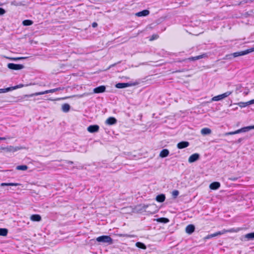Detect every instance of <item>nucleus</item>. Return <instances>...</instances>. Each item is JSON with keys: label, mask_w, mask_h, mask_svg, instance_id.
<instances>
[{"label": "nucleus", "mask_w": 254, "mask_h": 254, "mask_svg": "<svg viewBox=\"0 0 254 254\" xmlns=\"http://www.w3.org/2000/svg\"><path fill=\"white\" fill-rule=\"evenodd\" d=\"M246 132L245 127H242L240 129H239L235 131L226 132L225 135H233V134L239 133L241 132Z\"/></svg>", "instance_id": "ddd939ff"}, {"label": "nucleus", "mask_w": 254, "mask_h": 254, "mask_svg": "<svg viewBox=\"0 0 254 254\" xmlns=\"http://www.w3.org/2000/svg\"><path fill=\"white\" fill-rule=\"evenodd\" d=\"M7 67L12 70H20L23 69L24 66L21 64H15L13 63H9L7 64Z\"/></svg>", "instance_id": "39448f33"}, {"label": "nucleus", "mask_w": 254, "mask_h": 254, "mask_svg": "<svg viewBox=\"0 0 254 254\" xmlns=\"http://www.w3.org/2000/svg\"><path fill=\"white\" fill-rule=\"evenodd\" d=\"M231 181H236L238 179V178L237 177H231L229 179Z\"/></svg>", "instance_id": "79ce46f5"}, {"label": "nucleus", "mask_w": 254, "mask_h": 254, "mask_svg": "<svg viewBox=\"0 0 254 254\" xmlns=\"http://www.w3.org/2000/svg\"><path fill=\"white\" fill-rule=\"evenodd\" d=\"M69 163L72 164V162H69Z\"/></svg>", "instance_id": "603ef678"}, {"label": "nucleus", "mask_w": 254, "mask_h": 254, "mask_svg": "<svg viewBox=\"0 0 254 254\" xmlns=\"http://www.w3.org/2000/svg\"><path fill=\"white\" fill-rule=\"evenodd\" d=\"M56 91H57V89L54 88V89H50V90H45L44 91L36 92V93H32V94H29V95H24V96L22 98L24 99L25 97H31L35 96L44 95V94H48V93H54Z\"/></svg>", "instance_id": "f03ea898"}, {"label": "nucleus", "mask_w": 254, "mask_h": 254, "mask_svg": "<svg viewBox=\"0 0 254 254\" xmlns=\"http://www.w3.org/2000/svg\"><path fill=\"white\" fill-rule=\"evenodd\" d=\"M56 88L57 89V91L60 90H63L64 89V87H58Z\"/></svg>", "instance_id": "49530a36"}, {"label": "nucleus", "mask_w": 254, "mask_h": 254, "mask_svg": "<svg viewBox=\"0 0 254 254\" xmlns=\"http://www.w3.org/2000/svg\"><path fill=\"white\" fill-rule=\"evenodd\" d=\"M249 105L254 104V99L248 101Z\"/></svg>", "instance_id": "a18cd8bd"}, {"label": "nucleus", "mask_w": 254, "mask_h": 254, "mask_svg": "<svg viewBox=\"0 0 254 254\" xmlns=\"http://www.w3.org/2000/svg\"><path fill=\"white\" fill-rule=\"evenodd\" d=\"M25 58H24V57H20V58H9L8 59H9L11 60L17 61V60H21V59H24Z\"/></svg>", "instance_id": "58836bf2"}, {"label": "nucleus", "mask_w": 254, "mask_h": 254, "mask_svg": "<svg viewBox=\"0 0 254 254\" xmlns=\"http://www.w3.org/2000/svg\"><path fill=\"white\" fill-rule=\"evenodd\" d=\"M18 185V184L17 183H2L0 184V186L1 187H4V186H17Z\"/></svg>", "instance_id": "7c9ffc66"}, {"label": "nucleus", "mask_w": 254, "mask_h": 254, "mask_svg": "<svg viewBox=\"0 0 254 254\" xmlns=\"http://www.w3.org/2000/svg\"><path fill=\"white\" fill-rule=\"evenodd\" d=\"M169 151L167 149H163L160 153L159 156L161 158H165L168 156Z\"/></svg>", "instance_id": "aec40b11"}, {"label": "nucleus", "mask_w": 254, "mask_h": 254, "mask_svg": "<svg viewBox=\"0 0 254 254\" xmlns=\"http://www.w3.org/2000/svg\"><path fill=\"white\" fill-rule=\"evenodd\" d=\"M17 150H18L17 147H14L12 146H9L5 147H0V152L4 151V152H14L16 151Z\"/></svg>", "instance_id": "423d86ee"}, {"label": "nucleus", "mask_w": 254, "mask_h": 254, "mask_svg": "<svg viewBox=\"0 0 254 254\" xmlns=\"http://www.w3.org/2000/svg\"><path fill=\"white\" fill-rule=\"evenodd\" d=\"M8 233V230L6 228H0V236H6Z\"/></svg>", "instance_id": "393cba45"}, {"label": "nucleus", "mask_w": 254, "mask_h": 254, "mask_svg": "<svg viewBox=\"0 0 254 254\" xmlns=\"http://www.w3.org/2000/svg\"><path fill=\"white\" fill-rule=\"evenodd\" d=\"M254 47L252 48L251 49H248L245 51L235 52L232 54V55L234 57H239V56L246 55H247L250 53H251L252 52H254Z\"/></svg>", "instance_id": "20e7f679"}, {"label": "nucleus", "mask_w": 254, "mask_h": 254, "mask_svg": "<svg viewBox=\"0 0 254 254\" xmlns=\"http://www.w3.org/2000/svg\"><path fill=\"white\" fill-rule=\"evenodd\" d=\"M67 97H65V98H58L57 99H56V100H60L61 99H66Z\"/></svg>", "instance_id": "09e8293b"}, {"label": "nucleus", "mask_w": 254, "mask_h": 254, "mask_svg": "<svg viewBox=\"0 0 254 254\" xmlns=\"http://www.w3.org/2000/svg\"><path fill=\"white\" fill-rule=\"evenodd\" d=\"M195 230V227L192 224L188 225L186 228V232L189 234L192 233Z\"/></svg>", "instance_id": "2eb2a0df"}, {"label": "nucleus", "mask_w": 254, "mask_h": 254, "mask_svg": "<svg viewBox=\"0 0 254 254\" xmlns=\"http://www.w3.org/2000/svg\"><path fill=\"white\" fill-rule=\"evenodd\" d=\"M90 93H84V94H83L82 95H80V97H84V96H87V95H90Z\"/></svg>", "instance_id": "37998d69"}, {"label": "nucleus", "mask_w": 254, "mask_h": 254, "mask_svg": "<svg viewBox=\"0 0 254 254\" xmlns=\"http://www.w3.org/2000/svg\"><path fill=\"white\" fill-rule=\"evenodd\" d=\"M62 109L64 112L67 113L70 110V106L69 104L65 103L62 105Z\"/></svg>", "instance_id": "5701e85b"}, {"label": "nucleus", "mask_w": 254, "mask_h": 254, "mask_svg": "<svg viewBox=\"0 0 254 254\" xmlns=\"http://www.w3.org/2000/svg\"><path fill=\"white\" fill-rule=\"evenodd\" d=\"M33 23V22L31 20H24L22 22V24L24 26H30Z\"/></svg>", "instance_id": "c756f323"}, {"label": "nucleus", "mask_w": 254, "mask_h": 254, "mask_svg": "<svg viewBox=\"0 0 254 254\" xmlns=\"http://www.w3.org/2000/svg\"><path fill=\"white\" fill-rule=\"evenodd\" d=\"M245 238L248 240H254V232L247 234L245 235Z\"/></svg>", "instance_id": "a878e982"}, {"label": "nucleus", "mask_w": 254, "mask_h": 254, "mask_svg": "<svg viewBox=\"0 0 254 254\" xmlns=\"http://www.w3.org/2000/svg\"><path fill=\"white\" fill-rule=\"evenodd\" d=\"M206 57H207V55L206 54H203L201 55H199V56L193 57H190L188 59L184 60L183 61H185L186 60H189V61H196V60H198L205 58Z\"/></svg>", "instance_id": "1a4fd4ad"}, {"label": "nucleus", "mask_w": 254, "mask_h": 254, "mask_svg": "<svg viewBox=\"0 0 254 254\" xmlns=\"http://www.w3.org/2000/svg\"><path fill=\"white\" fill-rule=\"evenodd\" d=\"M199 158V155L198 153H194L190 156L188 161L190 163H193L197 161Z\"/></svg>", "instance_id": "0eeeda50"}, {"label": "nucleus", "mask_w": 254, "mask_h": 254, "mask_svg": "<svg viewBox=\"0 0 254 254\" xmlns=\"http://www.w3.org/2000/svg\"><path fill=\"white\" fill-rule=\"evenodd\" d=\"M157 38H158V36L157 35H153L150 40H153L154 39H157Z\"/></svg>", "instance_id": "a19ab883"}, {"label": "nucleus", "mask_w": 254, "mask_h": 254, "mask_svg": "<svg viewBox=\"0 0 254 254\" xmlns=\"http://www.w3.org/2000/svg\"><path fill=\"white\" fill-rule=\"evenodd\" d=\"M11 4L15 6H20L22 5V3L21 2L13 1L11 2Z\"/></svg>", "instance_id": "4c0bfd02"}, {"label": "nucleus", "mask_w": 254, "mask_h": 254, "mask_svg": "<svg viewBox=\"0 0 254 254\" xmlns=\"http://www.w3.org/2000/svg\"><path fill=\"white\" fill-rule=\"evenodd\" d=\"M106 90V87L104 85H101L93 89V93H103Z\"/></svg>", "instance_id": "9d476101"}, {"label": "nucleus", "mask_w": 254, "mask_h": 254, "mask_svg": "<svg viewBox=\"0 0 254 254\" xmlns=\"http://www.w3.org/2000/svg\"><path fill=\"white\" fill-rule=\"evenodd\" d=\"M245 128L246 132L249 131V130H250L251 129H254V125L246 127H245Z\"/></svg>", "instance_id": "c9c22d12"}, {"label": "nucleus", "mask_w": 254, "mask_h": 254, "mask_svg": "<svg viewBox=\"0 0 254 254\" xmlns=\"http://www.w3.org/2000/svg\"><path fill=\"white\" fill-rule=\"evenodd\" d=\"M4 139H5V137H0V140H4Z\"/></svg>", "instance_id": "8fccbe9b"}, {"label": "nucleus", "mask_w": 254, "mask_h": 254, "mask_svg": "<svg viewBox=\"0 0 254 254\" xmlns=\"http://www.w3.org/2000/svg\"><path fill=\"white\" fill-rule=\"evenodd\" d=\"M22 86H23V85H21L19 86V87H22Z\"/></svg>", "instance_id": "3c124183"}, {"label": "nucleus", "mask_w": 254, "mask_h": 254, "mask_svg": "<svg viewBox=\"0 0 254 254\" xmlns=\"http://www.w3.org/2000/svg\"><path fill=\"white\" fill-rule=\"evenodd\" d=\"M96 241L100 243L108 244L111 245L113 244V241L112 238L109 236H101L96 239Z\"/></svg>", "instance_id": "f257e3e1"}, {"label": "nucleus", "mask_w": 254, "mask_h": 254, "mask_svg": "<svg viewBox=\"0 0 254 254\" xmlns=\"http://www.w3.org/2000/svg\"><path fill=\"white\" fill-rule=\"evenodd\" d=\"M189 142L188 141H182L177 144V147L179 149H183L189 146Z\"/></svg>", "instance_id": "4468645a"}, {"label": "nucleus", "mask_w": 254, "mask_h": 254, "mask_svg": "<svg viewBox=\"0 0 254 254\" xmlns=\"http://www.w3.org/2000/svg\"><path fill=\"white\" fill-rule=\"evenodd\" d=\"M98 24L96 22H93L92 24V26L93 27L95 28V27H96L97 26Z\"/></svg>", "instance_id": "c03bdc74"}, {"label": "nucleus", "mask_w": 254, "mask_h": 254, "mask_svg": "<svg viewBox=\"0 0 254 254\" xmlns=\"http://www.w3.org/2000/svg\"><path fill=\"white\" fill-rule=\"evenodd\" d=\"M28 169V167L26 165H19L16 167V169L18 170L25 171Z\"/></svg>", "instance_id": "473e14b6"}, {"label": "nucleus", "mask_w": 254, "mask_h": 254, "mask_svg": "<svg viewBox=\"0 0 254 254\" xmlns=\"http://www.w3.org/2000/svg\"><path fill=\"white\" fill-rule=\"evenodd\" d=\"M245 128L246 132L249 131V130H250L251 129H254V125L246 127H245Z\"/></svg>", "instance_id": "e433bc0d"}, {"label": "nucleus", "mask_w": 254, "mask_h": 254, "mask_svg": "<svg viewBox=\"0 0 254 254\" xmlns=\"http://www.w3.org/2000/svg\"><path fill=\"white\" fill-rule=\"evenodd\" d=\"M117 235L121 237L134 238L135 237V235H129L127 234H119Z\"/></svg>", "instance_id": "c85d7f7f"}, {"label": "nucleus", "mask_w": 254, "mask_h": 254, "mask_svg": "<svg viewBox=\"0 0 254 254\" xmlns=\"http://www.w3.org/2000/svg\"><path fill=\"white\" fill-rule=\"evenodd\" d=\"M241 229L240 228H231L229 230L223 229V231H225V234L228 232H229V233H233V232L237 233V232H239Z\"/></svg>", "instance_id": "b1692460"}, {"label": "nucleus", "mask_w": 254, "mask_h": 254, "mask_svg": "<svg viewBox=\"0 0 254 254\" xmlns=\"http://www.w3.org/2000/svg\"><path fill=\"white\" fill-rule=\"evenodd\" d=\"M232 92L231 91H227L222 94H220L216 96L213 97L211 99V101H218L224 99V98L227 97L229 95L232 94Z\"/></svg>", "instance_id": "7ed1b4c3"}, {"label": "nucleus", "mask_w": 254, "mask_h": 254, "mask_svg": "<svg viewBox=\"0 0 254 254\" xmlns=\"http://www.w3.org/2000/svg\"><path fill=\"white\" fill-rule=\"evenodd\" d=\"M117 123V120L114 117H109L105 122V123L108 125H113L116 124Z\"/></svg>", "instance_id": "9b49d317"}, {"label": "nucleus", "mask_w": 254, "mask_h": 254, "mask_svg": "<svg viewBox=\"0 0 254 254\" xmlns=\"http://www.w3.org/2000/svg\"><path fill=\"white\" fill-rule=\"evenodd\" d=\"M18 87H19L18 86H16L11 87H7V88H6L0 89V93H3L7 92L10 91H11L12 90L16 89Z\"/></svg>", "instance_id": "f3484780"}, {"label": "nucleus", "mask_w": 254, "mask_h": 254, "mask_svg": "<svg viewBox=\"0 0 254 254\" xmlns=\"http://www.w3.org/2000/svg\"><path fill=\"white\" fill-rule=\"evenodd\" d=\"M156 200L159 202H162L165 200V195L164 194L158 195L156 197Z\"/></svg>", "instance_id": "412c9836"}, {"label": "nucleus", "mask_w": 254, "mask_h": 254, "mask_svg": "<svg viewBox=\"0 0 254 254\" xmlns=\"http://www.w3.org/2000/svg\"><path fill=\"white\" fill-rule=\"evenodd\" d=\"M157 222L160 223H167L169 222V220L166 218H160L156 219Z\"/></svg>", "instance_id": "cd10ccee"}, {"label": "nucleus", "mask_w": 254, "mask_h": 254, "mask_svg": "<svg viewBox=\"0 0 254 254\" xmlns=\"http://www.w3.org/2000/svg\"><path fill=\"white\" fill-rule=\"evenodd\" d=\"M237 104L239 107H240L241 108L246 107V106L249 105L248 102H241L238 103Z\"/></svg>", "instance_id": "72a5a7b5"}, {"label": "nucleus", "mask_w": 254, "mask_h": 254, "mask_svg": "<svg viewBox=\"0 0 254 254\" xmlns=\"http://www.w3.org/2000/svg\"><path fill=\"white\" fill-rule=\"evenodd\" d=\"M99 129V127L98 125H91L87 127V130L91 133L97 132Z\"/></svg>", "instance_id": "6e6552de"}, {"label": "nucleus", "mask_w": 254, "mask_h": 254, "mask_svg": "<svg viewBox=\"0 0 254 254\" xmlns=\"http://www.w3.org/2000/svg\"><path fill=\"white\" fill-rule=\"evenodd\" d=\"M131 84L128 83H119L116 85L117 88H124L130 86Z\"/></svg>", "instance_id": "6ab92c4d"}, {"label": "nucleus", "mask_w": 254, "mask_h": 254, "mask_svg": "<svg viewBox=\"0 0 254 254\" xmlns=\"http://www.w3.org/2000/svg\"><path fill=\"white\" fill-rule=\"evenodd\" d=\"M225 234V231H223V230L220 231H218L217 232H216L215 233L210 234V236H211L212 238L217 236L218 235H221Z\"/></svg>", "instance_id": "2f4dec72"}, {"label": "nucleus", "mask_w": 254, "mask_h": 254, "mask_svg": "<svg viewBox=\"0 0 254 254\" xmlns=\"http://www.w3.org/2000/svg\"><path fill=\"white\" fill-rule=\"evenodd\" d=\"M5 13V10L2 8L0 7V15H3Z\"/></svg>", "instance_id": "ea45409f"}, {"label": "nucleus", "mask_w": 254, "mask_h": 254, "mask_svg": "<svg viewBox=\"0 0 254 254\" xmlns=\"http://www.w3.org/2000/svg\"><path fill=\"white\" fill-rule=\"evenodd\" d=\"M150 12L148 10L145 9L141 11H139L138 12H137L135 14V15L138 17H141V16H146L149 15Z\"/></svg>", "instance_id": "dca6fc26"}, {"label": "nucleus", "mask_w": 254, "mask_h": 254, "mask_svg": "<svg viewBox=\"0 0 254 254\" xmlns=\"http://www.w3.org/2000/svg\"><path fill=\"white\" fill-rule=\"evenodd\" d=\"M211 130L209 128L205 127V128H203L201 130V133L204 135L209 134L211 133Z\"/></svg>", "instance_id": "4be33fe9"}, {"label": "nucleus", "mask_w": 254, "mask_h": 254, "mask_svg": "<svg viewBox=\"0 0 254 254\" xmlns=\"http://www.w3.org/2000/svg\"><path fill=\"white\" fill-rule=\"evenodd\" d=\"M220 187V184L218 182H214L210 184L209 185V188L211 190H216L218 189Z\"/></svg>", "instance_id": "f8f14e48"}, {"label": "nucleus", "mask_w": 254, "mask_h": 254, "mask_svg": "<svg viewBox=\"0 0 254 254\" xmlns=\"http://www.w3.org/2000/svg\"><path fill=\"white\" fill-rule=\"evenodd\" d=\"M30 220L32 221L39 222L41 220V217L39 214H33L30 216Z\"/></svg>", "instance_id": "a211bd4d"}, {"label": "nucleus", "mask_w": 254, "mask_h": 254, "mask_svg": "<svg viewBox=\"0 0 254 254\" xmlns=\"http://www.w3.org/2000/svg\"><path fill=\"white\" fill-rule=\"evenodd\" d=\"M135 246L137 248L143 249V250H145L146 249V246L143 243H142L141 242H138L136 243Z\"/></svg>", "instance_id": "bb28decb"}, {"label": "nucleus", "mask_w": 254, "mask_h": 254, "mask_svg": "<svg viewBox=\"0 0 254 254\" xmlns=\"http://www.w3.org/2000/svg\"><path fill=\"white\" fill-rule=\"evenodd\" d=\"M179 194V191L178 190H174L172 192V196L174 198H176Z\"/></svg>", "instance_id": "f704fd0d"}, {"label": "nucleus", "mask_w": 254, "mask_h": 254, "mask_svg": "<svg viewBox=\"0 0 254 254\" xmlns=\"http://www.w3.org/2000/svg\"><path fill=\"white\" fill-rule=\"evenodd\" d=\"M211 236H210V235H207L206 237H205V239H210V238H211Z\"/></svg>", "instance_id": "de8ad7c7"}]
</instances>
